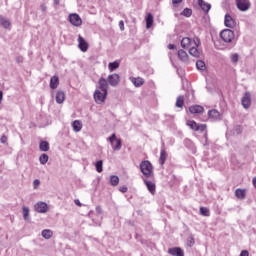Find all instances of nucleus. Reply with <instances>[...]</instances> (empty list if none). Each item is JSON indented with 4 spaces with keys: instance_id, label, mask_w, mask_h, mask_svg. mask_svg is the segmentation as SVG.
<instances>
[{
    "instance_id": "31",
    "label": "nucleus",
    "mask_w": 256,
    "mask_h": 256,
    "mask_svg": "<svg viewBox=\"0 0 256 256\" xmlns=\"http://www.w3.org/2000/svg\"><path fill=\"white\" fill-rule=\"evenodd\" d=\"M108 69L111 73H113V71H116V69H119V62L117 61L110 62L108 64Z\"/></svg>"
},
{
    "instance_id": "53",
    "label": "nucleus",
    "mask_w": 256,
    "mask_h": 256,
    "mask_svg": "<svg viewBox=\"0 0 256 256\" xmlns=\"http://www.w3.org/2000/svg\"><path fill=\"white\" fill-rule=\"evenodd\" d=\"M240 256H249V251L242 250L241 253H240Z\"/></svg>"
},
{
    "instance_id": "33",
    "label": "nucleus",
    "mask_w": 256,
    "mask_h": 256,
    "mask_svg": "<svg viewBox=\"0 0 256 256\" xmlns=\"http://www.w3.org/2000/svg\"><path fill=\"white\" fill-rule=\"evenodd\" d=\"M110 184L112 185V187H117V185H119V176L112 175L110 177Z\"/></svg>"
},
{
    "instance_id": "59",
    "label": "nucleus",
    "mask_w": 256,
    "mask_h": 256,
    "mask_svg": "<svg viewBox=\"0 0 256 256\" xmlns=\"http://www.w3.org/2000/svg\"><path fill=\"white\" fill-rule=\"evenodd\" d=\"M252 183H253L254 187L256 188V177L253 178Z\"/></svg>"
},
{
    "instance_id": "54",
    "label": "nucleus",
    "mask_w": 256,
    "mask_h": 256,
    "mask_svg": "<svg viewBox=\"0 0 256 256\" xmlns=\"http://www.w3.org/2000/svg\"><path fill=\"white\" fill-rule=\"evenodd\" d=\"M74 203H75V205H77L78 207H81V206H82L81 201H79V200H74Z\"/></svg>"
},
{
    "instance_id": "5",
    "label": "nucleus",
    "mask_w": 256,
    "mask_h": 256,
    "mask_svg": "<svg viewBox=\"0 0 256 256\" xmlns=\"http://www.w3.org/2000/svg\"><path fill=\"white\" fill-rule=\"evenodd\" d=\"M69 21L74 27H81V25H83V20L81 19V16H79V14L77 13L70 14Z\"/></svg>"
},
{
    "instance_id": "12",
    "label": "nucleus",
    "mask_w": 256,
    "mask_h": 256,
    "mask_svg": "<svg viewBox=\"0 0 256 256\" xmlns=\"http://www.w3.org/2000/svg\"><path fill=\"white\" fill-rule=\"evenodd\" d=\"M224 25L229 29H233V27H235V20L233 19V17H231V15L229 14L225 15Z\"/></svg>"
},
{
    "instance_id": "27",
    "label": "nucleus",
    "mask_w": 256,
    "mask_h": 256,
    "mask_svg": "<svg viewBox=\"0 0 256 256\" xmlns=\"http://www.w3.org/2000/svg\"><path fill=\"white\" fill-rule=\"evenodd\" d=\"M72 127H73V130L75 131V133H79V131H81V129H83V125L81 124V122L79 120H75L72 123Z\"/></svg>"
},
{
    "instance_id": "14",
    "label": "nucleus",
    "mask_w": 256,
    "mask_h": 256,
    "mask_svg": "<svg viewBox=\"0 0 256 256\" xmlns=\"http://www.w3.org/2000/svg\"><path fill=\"white\" fill-rule=\"evenodd\" d=\"M209 119H212V121H219L221 119V113L219 111L212 109L208 112Z\"/></svg>"
},
{
    "instance_id": "24",
    "label": "nucleus",
    "mask_w": 256,
    "mask_h": 256,
    "mask_svg": "<svg viewBox=\"0 0 256 256\" xmlns=\"http://www.w3.org/2000/svg\"><path fill=\"white\" fill-rule=\"evenodd\" d=\"M59 87V76H53L50 79V89H57Z\"/></svg>"
},
{
    "instance_id": "36",
    "label": "nucleus",
    "mask_w": 256,
    "mask_h": 256,
    "mask_svg": "<svg viewBox=\"0 0 256 256\" xmlns=\"http://www.w3.org/2000/svg\"><path fill=\"white\" fill-rule=\"evenodd\" d=\"M200 215H202L203 217H209L211 215V212L207 207H200Z\"/></svg>"
},
{
    "instance_id": "10",
    "label": "nucleus",
    "mask_w": 256,
    "mask_h": 256,
    "mask_svg": "<svg viewBox=\"0 0 256 256\" xmlns=\"http://www.w3.org/2000/svg\"><path fill=\"white\" fill-rule=\"evenodd\" d=\"M34 209L37 213H47L49 206L45 202H38L35 204Z\"/></svg>"
},
{
    "instance_id": "18",
    "label": "nucleus",
    "mask_w": 256,
    "mask_h": 256,
    "mask_svg": "<svg viewBox=\"0 0 256 256\" xmlns=\"http://www.w3.org/2000/svg\"><path fill=\"white\" fill-rule=\"evenodd\" d=\"M189 111L192 114L203 113L205 111V108H203V106H201V105H195V106H191L189 108Z\"/></svg>"
},
{
    "instance_id": "4",
    "label": "nucleus",
    "mask_w": 256,
    "mask_h": 256,
    "mask_svg": "<svg viewBox=\"0 0 256 256\" xmlns=\"http://www.w3.org/2000/svg\"><path fill=\"white\" fill-rule=\"evenodd\" d=\"M236 5L239 11H249L251 9V1L249 0H236Z\"/></svg>"
},
{
    "instance_id": "51",
    "label": "nucleus",
    "mask_w": 256,
    "mask_h": 256,
    "mask_svg": "<svg viewBox=\"0 0 256 256\" xmlns=\"http://www.w3.org/2000/svg\"><path fill=\"white\" fill-rule=\"evenodd\" d=\"M0 142L5 144L7 143V136L3 135L1 138H0Z\"/></svg>"
},
{
    "instance_id": "34",
    "label": "nucleus",
    "mask_w": 256,
    "mask_h": 256,
    "mask_svg": "<svg viewBox=\"0 0 256 256\" xmlns=\"http://www.w3.org/2000/svg\"><path fill=\"white\" fill-rule=\"evenodd\" d=\"M42 237H44V239H51L53 237V231H51L49 229L43 230Z\"/></svg>"
},
{
    "instance_id": "28",
    "label": "nucleus",
    "mask_w": 256,
    "mask_h": 256,
    "mask_svg": "<svg viewBox=\"0 0 256 256\" xmlns=\"http://www.w3.org/2000/svg\"><path fill=\"white\" fill-rule=\"evenodd\" d=\"M183 105H185V97L178 96L176 99V107H178L179 109H183Z\"/></svg>"
},
{
    "instance_id": "49",
    "label": "nucleus",
    "mask_w": 256,
    "mask_h": 256,
    "mask_svg": "<svg viewBox=\"0 0 256 256\" xmlns=\"http://www.w3.org/2000/svg\"><path fill=\"white\" fill-rule=\"evenodd\" d=\"M40 9H41L42 13H46L47 12V6L45 4H41Z\"/></svg>"
},
{
    "instance_id": "2",
    "label": "nucleus",
    "mask_w": 256,
    "mask_h": 256,
    "mask_svg": "<svg viewBox=\"0 0 256 256\" xmlns=\"http://www.w3.org/2000/svg\"><path fill=\"white\" fill-rule=\"evenodd\" d=\"M220 38L224 43H233L235 41V32L231 29H224L220 32Z\"/></svg>"
},
{
    "instance_id": "30",
    "label": "nucleus",
    "mask_w": 256,
    "mask_h": 256,
    "mask_svg": "<svg viewBox=\"0 0 256 256\" xmlns=\"http://www.w3.org/2000/svg\"><path fill=\"white\" fill-rule=\"evenodd\" d=\"M235 197H237V199H245L246 197V193L244 189H236L235 191Z\"/></svg>"
},
{
    "instance_id": "32",
    "label": "nucleus",
    "mask_w": 256,
    "mask_h": 256,
    "mask_svg": "<svg viewBox=\"0 0 256 256\" xmlns=\"http://www.w3.org/2000/svg\"><path fill=\"white\" fill-rule=\"evenodd\" d=\"M40 151L47 152L49 151V142L47 141H41L39 144Z\"/></svg>"
},
{
    "instance_id": "16",
    "label": "nucleus",
    "mask_w": 256,
    "mask_h": 256,
    "mask_svg": "<svg viewBox=\"0 0 256 256\" xmlns=\"http://www.w3.org/2000/svg\"><path fill=\"white\" fill-rule=\"evenodd\" d=\"M192 44H193V41L189 37H185L181 40L182 49H189Z\"/></svg>"
},
{
    "instance_id": "46",
    "label": "nucleus",
    "mask_w": 256,
    "mask_h": 256,
    "mask_svg": "<svg viewBox=\"0 0 256 256\" xmlns=\"http://www.w3.org/2000/svg\"><path fill=\"white\" fill-rule=\"evenodd\" d=\"M242 131H243V128H242L241 126H237V127L235 128V133H237V135L241 134Z\"/></svg>"
},
{
    "instance_id": "42",
    "label": "nucleus",
    "mask_w": 256,
    "mask_h": 256,
    "mask_svg": "<svg viewBox=\"0 0 256 256\" xmlns=\"http://www.w3.org/2000/svg\"><path fill=\"white\" fill-rule=\"evenodd\" d=\"M232 63H237L239 61V54H233L231 56Z\"/></svg>"
},
{
    "instance_id": "45",
    "label": "nucleus",
    "mask_w": 256,
    "mask_h": 256,
    "mask_svg": "<svg viewBox=\"0 0 256 256\" xmlns=\"http://www.w3.org/2000/svg\"><path fill=\"white\" fill-rule=\"evenodd\" d=\"M188 243H189L190 247H193V245H195V239L193 238V236H190L188 238Z\"/></svg>"
},
{
    "instance_id": "1",
    "label": "nucleus",
    "mask_w": 256,
    "mask_h": 256,
    "mask_svg": "<svg viewBox=\"0 0 256 256\" xmlns=\"http://www.w3.org/2000/svg\"><path fill=\"white\" fill-rule=\"evenodd\" d=\"M140 171L144 177L150 179L153 177V164L149 160H144L140 163Z\"/></svg>"
},
{
    "instance_id": "55",
    "label": "nucleus",
    "mask_w": 256,
    "mask_h": 256,
    "mask_svg": "<svg viewBox=\"0 0 256 256\" xmlns=\"http://www.w3.org/2000/svg\"><path fill=\"white\" fill-rule=\"evenodd\" d=\"M96 212H97L99 215H101V213H102L101 206L96 207Z\"/></svg>"
},
{
    "instance_id": "43",
    "label": "nucleus",
    "mask_w": 256,
    "mask_h": 256,
    "mask_svg": "<svg viewBox=\"0 0 256 256\" xmlns=\"http://www.w3.org/2000/svg\"><path fill=\"white\" fill-rule=\"evenodd\" d=\"M194 47H199L201 45V40L198 37L193 39Z\"/></svg>"
},
{
    "instance_id": "3",
    "label": "nucleus",
    "mask_w": 256,
    "mask_h": 256,
    "mask_svg": "<svg viewBox=\"0 0 256 256\" xmlns=\"http://www.w3.org/2000/svg\"><path fill=\"white\" fill-rule=\"evenodd\" d=\"M108 141L111 143L112 149L114 151H121V147H122V141L121 139L117 138V135L112 134L109 138Z\"/></svg>"
},
{
    "instance_id": "25",
    "label": "nucleus",
    "mask_w": 256,
    "mask_h": 256,
    "mask_svg": "<svg viewBox=\"0 0 256 256\" xmlns=\"http://www.w3.org/2000/svg\"><path fill=\"white\" fill-rule=\"evenodd\" d=\"M146 21V29H151L153 27V14L148 13L145 18Z\"/></svg>"
},
{
    "instance_id": "35",
    "label": "nucleus",
    "mask_w": 256,
    "mask_h": 256,
    "mask_svg": "<svg viewBox=\"0 0 256 256\" xmlns=\"http://www.w3.org/2000/svg\"><path fill=\"white\" fill-rule=\"evenodd\" d=\"M39 161L41 165H47V162L49 161V155L47 154L40 155Z\"/></svg>"
},
{
    "instance_id": "13",
    "label": "nucleus",
    "mask_w": 256,
    "mask_h": 256,
    "mask_svg": "<svg viewBox=\"0 0 256 256\" xmlns=\"http://www.w3.org/2000/svg\"><path fill=\"white\" fill-rule=\"evenodd\" d=\"M168 253L173 256H185V252L180 247L169 248Z\"/></svg>"
},
{
    "instance_id": "37",
    "label": "nucleus",
    "mask_w": 256,
    "mask_h": 256,
    "mask_svg": "<svg viewBox=\"0 0 256 256\" xmlns=\"http://www.w3.org/2000/svg\"><path fill=\"white\" fill-rule=\"evenodd\" d=\"M196 68L198 69V71H205L206 69L205 62H203L202 60H198L196 62Z\"/></svg>"
},
{
    "instance_id": "38",
    "label": "nucleus",
    "mask_w": 256,
    "mask_h": 256,
    "mask_svg": "<svg viewBox=\"0 0 256 256\" xmlns=\"http://www.w3.org/2000/svg\"><path fill=\"white\" fill-rule=\"evenodd\" d=\"M97 173H103V160H99L95 163Z\"/></svg>"
},
{
    "instance_id": "39",
    "label": "nucleus",
    "mask_w": 256,
    "mask_h": 256,
    "mask_svg": "<svg viewBox=\"0 0 256 256\" xmlns=\"http://www.w3.org/2000/svg\"><path fill=\"white\" fill-rule=\"evenodd\" d=\"M22 211H23V218L25 221H27L29 219V207L23 206Z\"/></svg>"
},
{
    "instance_id": "19",
    "label": "nucleus",
    "mask_w": 256,
    "mask_h": 256,
    "mask_svg": "<svg viewBox=\"0 0 256 256\" xmlns=\"http://www.w3.org/2000/svg\"><path fill=\"white\" fill-rule=\"evenodd\" d=\"M198 3L202 9V11H205V13H209V11L211 10V4L206 3L203 0H198Z\"/></svg>"
},
{
    "instance_id": "6",
    "label": "nucleus",
    "mask_w": 256,
    "mask_h": 256,
    "mask_svg": "<svg viewBox=\"0 0 256 256\" xmlns=\"http://www.w3.org/2000/svg\"><path fill=\"white\" fill-rule=\"evenodd\" d=\"M95 102L101 105V103H105V99H107V92H101V90H95L94 92Z\"/></svg>"
},
{
    "instance_id": "47",
    "label": "nucleus",
    "mask_w": 256,
    "mask_h": 256,
    "mask_svg": "<svg viewBox=\"0 0 256 256\" xmlns=\"http://www.w3.org/2000/svg\"><path fill=\"white\" fill-rule=\"evenodd\" d=\"M34 189H37L38 185H41V181L39 179H36L33 181Z\"/></svg>"
},
{
    "instance_id": "57",
    "label": "nucleus",
    "mask_w": 256,
    "mask_h": 256,
    "mask_svg": "<svg viewBox=\"0 0 256 256\" xmlns=\"http://www.w3.org/2000/svg\"><path fill=\"white\" fill-rule=\"evenodd\" d=\"M2 101H3V91H0V105H1Z\"/></svg>"
},
{
    "instance_id": "7",
    "label": "nucleus",
    "mask_w": 256,
    "mask_h": 256,
    "mask_svg": "<svg viewBox=\"0 0 256 256\" xmlns=\"http://www.w3.org/2000/svg\"><path fill=\"white\" fill-rule=\"evenodd\" d=\"M107 81L111 87H117L121 81V77L119 74L114 73L108 76Z\"/></svg>"
},
{
    "instance_id": "9",
    "label": "nucleus",
    "mask_w": 256,
    "mask_h": 256,
    "mask_svg": "<svg viewBox=\"0 0 256 256\" xmlns=\"http://www.w3.org/2000/svg\"><path fill=\"white\" fill-rule=\"evenodd\" d=\"M98 89H100V91L108 93L109 91V82L107 81V79L101 77L98 81Z\"/></svg>"
},
{
    "instance_id": "26",
    "label": "nucleus",
    "mask_w": 256,
    "mask_h": 256,
    "mask_svg": "<svg viewBox=\"0 0 256 256\" xmlns=\"http://www.w3.org/2000/svg\"><path fill=\"white\" fill-rule=\"evenodd\" d=\"M165 161H167V152L165 151V148H162L160 151V158H159L160 165H165Z\"/></svg>"
},
{
    "instance_id": "58",
    "label": "nucleus",
    "mask_w": 256,
    "mask_h": 256,
    "mask_svg": "<svg viewBox=\"0 0 256 256\" xmlns=\"http://www.w3.org/2000/svg\"><path fill=\"white\" fill-rule=\"evenodd\" d=\"M61 3V0H54V5H59Z\"/></svg>"
},
{
    "instance_id": "48",
    "label": "nucleus",
    "mask_w": 256,
    "mask_h": 256,
    "mask_svg": "<svg viewBox=\"0 0 256 256\" xmlns=\"http://www.w3.org/2000/svg\"><path fill=\"white\" fill-rule=\"evenodd\" d=\"M119 27H120V30L125 31V22H123V20L119 22Z\"/></svg>"
},
{
    "instance_id": "21",
    "label": "nucleus",
    "mask_w": 256,
    "mask_h": 256,
    "mask_svg": "<svg viewBox=\"0 0 256 256\" xmlns=\"http://www.w3.org/2000/svg\"><path fill=\"white\" fill-rule=\"evenodd\" d=\"M65 101V92L59 90L56 93V103H58L59 105H61V103H63Z\"/></svg>"
},
{
    "instance_id": "52",
    "label": "nucleus",
    "mask_w": 256,
    "mask_h": 256,
    "mask_svg": "<svg viewBox=\"0 0 256 256\" xmlns=\"http://www.w3.org/2000/svg\"><path fill=\"white\" fill-rule=\"evenodd\" d=\"M16 63H23V56H17Z\"/></svg>"
},
{
    "instance_id": "15",
    "label": "nucleus",
    "mask_w": 256,
    "mask_h": 256,
    "mask_svg": "<svg viewBox=\"0 0 256 256\" xmlns=\"http://www.w3.org/2000/svg\"><path fill=\"white\" fill-rule=\"evenodd\" d=\"M144 183L148 189V191L151 193V195H155V192H156V186H155V183L151 182V181H148L146 179H144Z\"/></svg>"
},
{
    "instance_id": "20",
    "label": "nucleus",
    "mask_w": 256,
    "mask_h": 256,
    "mask_svg": "<svg viewBox=\"0 0 256 256\" xmlns=\"http://www.w3.org/2000/svg\"><path fill=\"white\" fill-rule=\"evenodd\" d=\"M131 83H133L134 87H141L143 85V83H145V81H143V78L138 77H131L130 78Z\"/></svg>"
},
{
    "instance_id": "23",
    "label": "nucleus",
    "mask_w": 256,
    "mask_h": 256,
    "mask_svg": "<svg viewBox=\"0 0 256 256\" xmlns=\"http://www.w3.org/2000/svg\"><path fill=\"white\" fill-rule=\"evenodd\" d=\"M189 54L192 56V57H195L196 59L201 57V52L199 51V49H197L196 46H192L190 49H189Z\"/></svg>"
},
{
    "instance_id": "11",
    "label": "nucleus",
    "mask_w": 256,
    "mask_h": 256,
    "mask_svg": "<svg viewBox=\"0 0 256 256\" xmlns=\"http://www.w3.org/2000/svg\"><path fill=\"white\" fill-rule=\"evenodd\" d=\"M242 106L244 109H249L251 107V94L249 92H246L242 98Z\"/></svg>"
},
{
    "instance_id": "8",
    "label": "nucleus",
    "mask_w": 256,
    "mask_h": 256,
    "mask_svg": "<svg viewBox=\"0 0 256 256\" xmlns=\"http://www.w3.org/2000/svg\"><path fill=\"white\" fill-rule=\"evenodd\" d=\"M78 47L82 53H87V50L89 49V43H87L85 38H83L81 35L78 36Z\"/></svg>"
},
{
    "instance_id": "29",
    "label": "nucleus",
    "mask_w": 256,
    "mask_h": 256,
    "mask_svg": "<svg viewBox=\"0 0 256 256\" xmlns=\"http://www.w3.org/2000/svg\"><path fill=\"white\" fill-rule=\"evenodd\" d=\"M187 125L190 127V129H192V131H199V124H197L195 120H189Z\"/></svg>"
},
{
    "instance_id": "17",
    "label": "nucleus",
    "mask_w": 256,
    "mask_h": 256,
    "mask_svg": "<svg viewBox=\"0 0 256 256\" xmlns=\"http://www.w3.org/2000/svg\"><path fill=\"white\" fill-rule=\"evenodd\" d=\"M178 58L180 59V61H183V63L189 62V55L187 54V52H185V50L178 51Z\"/></svg>"
},
{
    "instance_id": "40",
    "label": "nucleus",
    "mask_w": 256,
    "mask_h": 256,
    "mask_svg": "<svg viewBox=\"0 0 256 256\" xmlns=\"http://www.w3.org/2000/svg\"><path fill=\"white\" fill-rule=\"evenodd\" d=\"M181 15H183L184 17H191V15H193V10L189 9V8H185L182 12Z\"/></svg>"
},
{
    "instance_id": "22",
    "label": "nucleus",
    "mask_w": 256,
    "mask_h": 256,
    "mask_svg": "<svg viewBox=\"0 0 256 256\" xmlns=\"http://www.w3.org/2000/svg\"><path fill=\"white\" fill-rule=\"evenodd\" d=\"M0 25H2L4 29H9V27H11V21L4 16H0Z\"/></svg>"
},
{
    "instance_id": "56",
    "label": "nucleus",
    "mask_w": 256,
    "mask_h": 256,
    "mask_svg": "<svg viewBox=\"0 0 256 256\" xmlns=\"http://www.w3.org/2000/svg\"><path fill=\"white\" fill-rule=\"evenodd\" d=\"M168 49H171V50L175 49V44H169Z\"/></svg>"
},
{
    "instance_id": "50",
    "label": "nucleus",
    "mask_w": 256,
    "mask_h": 256,
    "mask_svg": "<svg viewBox=\"0 0 256 256\" xmlns=\"http://www.w3.org/2000/svg\"><path fill=\"white\" fill-rule=\"evenodd\" d=\"M119 191H120L121 193H127L128 188H127V186H122V187L119 188Z\"/></svg>"
},
{
    "instance_id": "44",
    "label": "nucleus",
    "mask_w": 256,
    "mask_h": 256,
    "mask_svg": "<svg viewBox=\"0 0 256 256\" xmlns=\"http://www.w3.org/2000/svg\"><path fill=\"white\" fill-rule=\"evenodd\" d=\"M181 3H183V0H172L173 7H178Z\"/></svg>"
},
{
    "instance_id": "41",
    "label": "nucleus",
    "mask_w": 256,
    "mask_h": 256,
    "mask_svg": "<svg viewBox=\"0 0 256 256\" xmlns=\"http://www.w3.org/2000/svg\"><path fill=\"white\" fill-rule=\"evenodd\" d=\"M207 129V124H198V131L203 133Z\"/></svg>"
}]
</instances>
